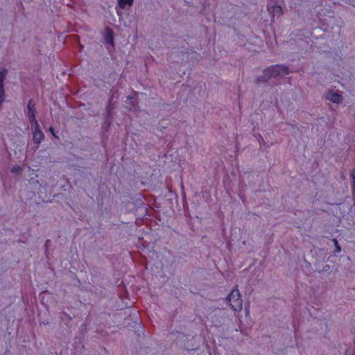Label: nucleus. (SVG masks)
Instances as JSON below:
<instances>
[{
    "label": "nucleus",
    "mask_w": 355,
    "mask_h": 355,
    "mask_svg": "<svg viewBox=\"0 0 355 355\" xmlns=\"http://www.w3.org/2000/svg\"><path fill=\"white\" fill-rule=\"evenodd\" d=\"M289 73L288 69L283 65H273L263 71V75L257 78L258 82H266L272 77L285 76Z\"/></svg>",
    "instance_id": "1"
},
{
    "label": "nucleus",
    "mask_w": 355,
    "mask_h": 355,
    "mask_svg": "<svg viewBox=\"0 0 355 355\" xmlns=\"http://www.w3.org/2000/svg\"><path fill=\"white\" fill-rule=\"evenodd\" d=\"M227 301L231 309L234 311H240L241 310L243 300L241 299L240 291L237 288L232 289L227 297Z\"/></svg>",
    "instance_id": "2"
},
{
    "label": "nucleus",
    "mask_w": 355,
    "mask_h": 355,
    "mask_svg": "<svg viewBox=\"0 0 355 355\" xmlns=\"http://www.w3.org/2000/svg\"><path fill=\"white\" fill-rule=\"evenodd\" d=\"M279 1L270 0L268 4V11L272 17H279L283 15V10L279 4H277Z\"/></svg>",
    "instance_id": "3"
},
{
    "label": "nucleus",
    "mask_w": 355,
    "mask_h": 355,
    "mask_svg": "<svg viewBox=\"0 0 355 355\" xmlns=\"http://www.w3.org/2000/svg\"><path fill=\"white\" fill-rule=\"evenodd\" d=\"M35 105L33 100H29L27 105V116L28 118L31 125H37V121L35 119Z\"/></svg>",
    "instance_id": "4"
},
{
    "label": "nucleus",
    "mask_w": 355,
    "mask_h": 355,
    "mask_svg": "<svg viewBox=\"0 0 355 355\" xmlns=\"http://www.w3.org/2000/svg\"><path fill=\"white\" fill-rule=\"evenodd\" d=\"M325 98L327 100L336 104H340L343 100V96L340 94L339 92L332 89L327 92Z\"/></svg>",
    "instance_id": "5"
},
{
    "label": "nucleus",
    "mask_w": 355,
    "mask_h": 355,
    "mask_svg": "<svg viewBox=\"0 0 355 355\" xmlns=\"http://www.w3.org/2000/svg\"><path fill=\"white\" fill-rule=\"evenodd\" d=\"M31 128L33 130V139L35 144H39L44 139V134L40 130L39 123H37V125H31Z\"/></svg>",
    "instance_id": "6"
},
{
    "label": "nucleus",
    "mask_w": 355,
    "mask_h": 355,
    "mask_svg": "<svg viewBox=\"0 0 355 355\" xmlns=\"http://www.w3.org/2000/svg\"><path fill=\"white\" fill-rule=\"evenodd\" d=\"M134 0H118V6L120 8L124 9L127 6H132Z\"/></svg>",
    "instance_id": "7"
},
{
    "label": "nucleus",
    "mask_w": 355,
    "mask_h": 355,
    "mask_svg": "<svg viewBox=\"0 0 355 355\" xmlns=\"http://www.w3.org/2000/svg\"><path fill=\"white\" fill-rule=\"evenodd\" d=\"M352 178V190L354 197L355 198V168H354L350 173Z\"/></svg>",
    "instance_id": "8"
},
{
    "label": "nucleus",
    "mask_w": 355,
    "mask_h": 355,
    "mask_svg": "<svg viewBox=\"0 0 355 355\" xmlns=\"http://www.w3.org/2000/svg\"><path fill=\"white\" fill-rule=\"evenodd\" d=\"M7 70L3 69L0 71V85H3V82L6 78Z\"/></svg>",
    "instance_id": "9"
},
{
    "label": "nucleus",
    "mask_w": 355,
    "mask_h": 355,
    "mask_svg": "<svg viewBox=\"0 0 355 355\" xmlns=\"http://www.w3.org/2000/svg\"><path fill=\"white\" fill-rule=\"evenodd\" d=\"M21 171H22V168H21V167H20L19 166H15L12 168V170H11V171H12V173H17V174H18V173H21Z\"/></svg>",
    "instance_id": "10"
},
{
    "label": "nucleus",
    "mask_w": 355,
    "mask_h": 355,
    "mask_svg": "<svg viewBox=\"0 0 355 355\" xmlns=\"http://www.w3.org/2000/svg\"><path fill=\"white\" fill-rule=\"evenodd\" d=\"M334 243L336 248V252H340L341 251L340 247L338 245V241L336 239H334Z\"/></svg>",
    "instance_id": "11"
},
{
    "label": "nucleus",
    "mask_w": 355,
    "mask_h": 355,
    "mask_svg": "<svg viewBox=\"0 0 355 355\" xmlns=\"http://www.w3.org/2000/svg\"><path fill=\"white\" fill-rule=\"evenodd\" d=\"M349 4H351L353 6H355V0H349Z\"/></svg>",
    "instance_id": "12"
},
{
    "label": "nucleus",
    "mask_w": 355,
    "mask_h": 355,
    "mask_svg": "<svg viewBox=\"0 0 355 355\" xmlns=\"http://www.w3.org/2000/svg\"><path fill=\"white\" fill-rule=\"evenodd\" d=\"M50 131L52 133V135H53V137H57V136L55 135V134L54 132V130H53V128H50Z\"/></svg>",
    "instance_id": "13"
},
{
    "label": "nucleus",
    "mask_w": 355,
    "mask_h": 355,
    "mask_svg": "<svg viewBox=\"0 0 355 355\" xmlns=\"http://www.w3.org/2000/svg\"><path fill=\"white\" fill-rule=\"evenodd\" d=\"M107 42H110V44H112V39H111V38H110V37H107Z\"/></svg>",
    "instance_id": "14"
}]
</instances>
